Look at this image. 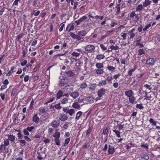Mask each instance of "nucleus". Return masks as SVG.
<instances>
[{"label": "nucleus", "mask_w": 160, "mask_h": 160, "mask_svg": "<svg viewBox=\"0 0 160 160\" xmlns=\"http://www.w3.org/2000/svg\"><path fill=\"white\" fill-rule=\"evenodd\" d=\"M96 46L92 44H88L84 47L85 50L88 53L94 52L95 51Z\"/></svg>", "instance_id": "nucleus-1"}, {"label": "nucleus", "mask_w": 160, "mask_h": 160, "mask_svg": "<svg viewBox=\"0 0 160 160\" xmlns=\"http://www.w3.org/2000/svg\"><path fill=\"white\" fill-rule=\"evenodd\" d=\"M78 40H80L83 38V37L86 35L87 32L85 30H81L77 33Z\"/></svg>", "instance_id": "nucleus-2"}, {"label": "nucleus", "mask_w": 160, "mask_h": 160, "mask_svg": "<svg viewBox=\"0 0 160 160\" xmlns=\"http://www.w3.org/2000/svg\"><path fill=\"white\" fill-rule=\"evenodd\" d=\"M60 122L59 120H54L51 122V125L53 128H57L59 126Z\"/></svg>", "instance_id": "nucleus-3"}, {"label": "nucleus", "mask_w": 160, "mask_h": 160, "mask_svg": "<svg viewBox=\"0 0 160 160\" xmlns=\"http://www.w3.org/2000/svg\"><path fill=\"white\" fill-rule=\"evenodd\" d=\"M129 17L132 19V20L137 19L138 20V15L135 13V12L132 11L129 14Z\"/></svg>", "instance_id": "nucleus-4"}, {"label": "nucleus", "mask_w": 160, "mask_h": 160, "mask_svg": "<svg viewBox=\"0 0 160 160\" xmlns=\"http://www.w3.org/2000/svg\"><path fill=\"white\" fill-rule=\"evenodd\" d=\"M135 30V28H133L128 32V33L129 34V37L128 38V39H130V40L131 39H132V38L135 36V34L133 32Z\"/></svg>", "instance_id": "nucleus-5"}, {"label": "nucleus", "mask_w": 160, "mask_h": 160, "mask_svg": "<svg viewBox=\"0 0 160 160\" xmlns=\"http://www.w3.org/2000/svg\"><path fill=\"white\" fill-rule=\"evenodd\" d=\"M155 59L153 58H150L147 60L146 63L149 66H153L155 63Z\"/></svg>", "instance_id": "nucleus-6"}, {"label": "nucleus", "mask_w": 160, "mask_h": 160, "mask_svg": "<svg viewBox=\"0 0 160 160\" xmlns=\"http://www.w3.org/2000/svg\"><path fill=\"white\" fill-rule=\"evenodd\" d=\"M63 75H65V76L68 77H73L74 75V73L71 71H66L63 72Z\"/></svg>", "instance_id": "nucleus-7"}, {"label": "nucleus", "mask_w": 160, "mask_h": 160, "mask_svg": "<svg viewBox=\"0 0 160 160\" xmlns=\"http://www.w3.org/2000/svg\"><path fill=\"white\" fill-rule=\"evenodd\" d=\"M115 151V148L113 146L109 145L108 150V155L112 154Z\"/></svg>", "instance_id": "nucleus-8"}, {"label": "nucleus", "mask_w": 160, "mask_h": 160, "mask_svg": "<svg viewBox=\"0 0 160 160\" xmlns=\"http://www.w3.org/2000/svg\"><path fill=\"white\" fill-rule=\"evenodd\" d=\"M125 95L128 98L133 96L134 94L133 91L131 90L125 91Z\"/></svg>", "instance_id": "nucleus-9"}, {"label": "nucleus", "mask_w": 160, "mask_h": 160, "mask_svg": "<svg viewBox=\"0 0 160 160\" xmlns=\"http://www.w3.org/2000/svg\"><path fill=\"white\" fill-rule=\"evenodd\" d=\"M93 99V98L92 97H88L86 98H85L83 99L79 98L78 101L79 103H82L84 100H88V102L87 103H88L91 102L90 101H91Z\"/></svg>", "instance_id": "nucleus-10"}, {"label": "nucleus", "mask_w": 160, "mask_h": 160, "mask_svg": "<svg viewBox=\"0 0 160 160\" xmlns=\"http://www.w3.org/2000/svg\"><path fill=\"white\" fill-rule=\"evenodd\" d=\"M105 92L106 90L103 88H102L98 91V94L99 97H101L105 94Z\"/></svg>", "instance_id": "nucleus-11"}, {"label": "nucleus", "mask_w": 160, "mask_h": 160, "mask_svg": "<svg viewBox=\"0 0 160 160\" xmlns=\"http://www.w3.org/2000/svg\"><path fill=\"white\" fill-rule=\"evenodd\" d=\"M68 117L65 114H62L59 117V119L62 121L64 122L67 119Z\"/></svg>", "instance_id": "nucleus-12"}, {"label": "nucleus", "mask_w": 160, "mask_h": 160, "mask_svg": "<svg viewBox=\"0 0 160 160\" xmlns=\"http://www.w3.org/2000/svg\"><path fill=\"white\" fill-rule=\"evenodd\" d=\"M32 120L33 122H35V123H38L39 120V118L38 117L37 114H35L32 117Z\"/></svg>", "instance_id": "nucleus-13"}, {"label": "nucleus", "mask_w": 160, "mask_h": 160, "mask_svg": "<svg viewBox=\"0 0 160 160\" xmlns=\"http://www.w3.org/2000/svg\"><path fill=\"white\" fill-rule=\"evenodd\" d=\"M79 86L80 88L83 90L87 87L88 85L86 82H82L80 84Z\"/></svg>", "instance_id": "nucleus-14"}, {"label": "nucleus", "mask_w": 160, "mask_h": 160, "mask_svg": "<svg viewBox=\"0 0 160 160\" xmlns=\"http://www.w3.org/2000/svg\"><path fill=\"white\" fill-rule=\"evenodd\" d=\"M53 137L55 138H59L60 137V133L58 132V129L55 130V132L53 134Z\"/></svg>", "instance_id": "nucleus-15"}, {"label": "nucleus", "mask_w": 160, "mask_h": 160, "mask_svg": "<svg viewBox=\"0 0 160 160\" xmlns=\"http://www.w3.org/2000/svg\"><path fill=\"white\" fill-rule=\"evenodd\" d=\"M105 58V56L104 54H98L96 55L95 58V59L100 60Z\"/></svg>", "instance_id": "nucleus-16"}, {"label": "nucleus", "mask_w": 160, "mask_h": 160, "mask_svg": "<svg viewBox=\"0 0 160 160\" xmlns=\"http://www.w3.org/2000/svg\"><path fill=\"white\" fill-rule=\"evenodd\" d=\"M70 96L72 97L73 98L75 99L78 98L79 96L78 93L77 92H74L71 93L70 94Z\"/></svg>", "instance_id": "nucleus-17"}, {"label": "nucleus", "mask_w": 160, "mask_h": 160, "mask_svg": "<svg viewBox=\"0 0 160 160\" xmlns=\"http://www.w3.org/2000/svg\"><path fill=\"white\" fill-rule=\"evenodd\" d=\"M56 96L57 99H59L62 97H63L62 92L60 90H59L56 94Z\"/></svg>", "instance_id": "nucleus-18"}, {"label": "nucleus", "mask_w": 160, "mask_h": 160, "mask_svg": "<svg viewBox=\"0 0 160 160\" xmlns=\"http://www.w3.org/2000/svg\"><path fill=\"white\" fill-rule=\"evenodd\" d=\"M60 79H61L60 81V84L62 86L65 83H66L65 79H67V78L66 77H62L60 78Z\"/></svg>", "instance_id": "nucleus-19"}, {"label": "nucleus", "mask_w": 160, "mask_h": 160, "mask_svg": "<svg viewBox=\"0 0 160 160\" xmlns=\"http://www.w3.org/2000/svg\"><path fill=\"white\" fill-rule=\"evenodd\" d=\"M107 83L106 80H102L99 82L98 85L99 86H103L106 84Z\"/></svg>", "instance_id": "nucleus-20"}, {"label": "nucleus", "mask_w": 160, "mask_h": 160, "mask_svg": "<svg viewBox=\"0 0 160 160\" xmlns=\"http://www.w3.org/2000/svg\"><path fill=\"white\" fill-rule=\"evenodd\" d=\"M143 6L142 4H140L137 6L136 8V11H140L143 10Z\"/></svg>", "instance_id": "nucleus-21"}, {"label": "nucleus", "mask_w": 160, "mask_h": 160, "mask_svg": "<svg viewBox=\"0 0 160 160\" xmlns=\"http://www.w3.org/2000/svg\"><path fill=\"white\" fill-rule=\"evenodd\" d=\"M8 141H10L11 142H14L15 140V137L12 135H8Z\"/></svg>", "instance_id": "nucleus-22"}, {"label": "nucleus", "mask_w": 160, "mask_h": 160, "mask_svg": "<svg viewBox=\"0 0 160 160\" xmlns=\"http://www.w3.org/2000/svg\"><path fill=\"white\" fill-rule=\"evenodd\" d=\"M129 102L132 104H134L135 103V98L134 97V95L130 98H129Z\"/></svg>", "instance_id": "nucleus-23"}, {"label": "nucleus", "mask_w": 160, "mask_h": 160, "mask_svg": "<svg viewBox=\"0 0 160 160\" xmlns=\"http://www.w3.org/2000/svg\"><path fill=\"white\" fill-rule=\"evenodd\" d=\"M151 1L150 0H145V2L143 3V6L144 7H147L150 4Z\"/></svg>", "instance_id": "nucleus-24"}, {"label": "nucleus", "mask_w": 160, "mask_h": 160, "mask_svg": "<svg viewBox=\"0 0 160 160\" xmlns=\"http://www.w3.org/2000/svg\"><path fill=\"white\" fill-rule=\"evenodd\" d=\"M69 99L68 98H64L60 102L61 104H64L68 102Z\"/></svg>", "instance_id": "nucleus-25"}, {"label": "nucleus", "mask_w": 160, "mask_h": 160, "mask_svg": "<svg viewBox=\"0 0 160 160\" xmlns=\"http://www.w3.org/2000/svg\"><path fill=\"white\" fill-rule=\"evenodd\" d=\"M69 35L72 38H73L74 39H77L78 40V34H77V35L73 33L72 32H71L69 33Z\"/></svg>", "instance_id": "nucleus-26"}, {"label": "nucleus", "mask_w": 160, "mask_h": 160, "mask_svg": "<svg viewBox=\"0 0 160 160\" xmlns=\"http://www.w3.org/2000/svg\"><path fill=\"white\" fill-rule=\"evenodd\" d=\"M39 113L41 114H44L46 113V111L45 108H43L41 107L39 109Z\"/></svg>", "instance_id": "nucleus-27"}, {"label": "nucleus", "mask_w": 160, "mask_h": 160, "mask_svg": "<svg viewBox=\"0 0 160 160\" xmlns=\"http://www.w3.org/2000/svg\"><path fill=\"white\" fill-rule=\"evenodd\" d=\"M75 112V110L74 109H69L68 113L70 116H72L73 114H74Z\"/></svg>", "instance_id": "nucleus-28"}, {"label": "nucleus", "mask_w": 160, "mask_h": 160, "mask_svg": "<svg viewBox=\"0 0 160 160\" xmlns=\"http://www.w3.org/2000/svg\"><path fill=\"white\" fill-rule=\"evenodd\" d=\"M95 66L98 69H101L103 67V64L102 63H97Z\"/></svg>", "instance_id": "nucleus-29"}, {"label": "nucleus", "mask_w": 160, "mask_h": 160, "mask_svg": "<svg viewBox=\"0 0 160 160\" xmlns=\"http://www.w3.org/2000/svg\"><path fill=\"white\" fill-rule=\"evenodd\" d=\"M82 114V112L81 111L78 112L76 114L75 119H76L77 120L79 119Z\"/></svg>", "instance_id": "nucleus-30"}, {"label": "nucleus", "mask_w": 160, "mask_h": 160, "mask_svg": "<svg viewBox=\"0 0 160 160\" xmlns=\"http://www.w3.org/2000/svg\"><path fill=\"white\" fill-rule=\"evenodd\" d=\"M117 11L116 12V14H119L120 12V4H118L116 7Z\"/></svg>", "instance_id": "nucleus-31"}, {"label": "nucleus", "mask_w": 160, "mask_h": 160, "mask_svg": "<svg viewBox=\"0 0 160 160\" xmlns=\"http://www.w3.org/2000/svg\"><path fill=\"white\" fill-rule=\"evenodd\" d=\"M112 131L116 134V136L118 138H120V132L119 131L113 129L112 130Z\"/></svg>", "instance_id": "nucleus-32"}, {"label": "nucleus", "mask_w": 160, "mask_h": 160, "mask_svg": "<svg viewBox=\"0 0 160 160\" xmlns=\"http://www.w3.org/2000/svg\"><path fill=\"white\" fill-rule=\"evenodd\" d=\"M72 106L74 108L76 109H78L80 108V106L77 102H75L73 103Z\"/></svg>", "instance_id": "nucleus-33"}, {"label": "nucleus", "mask_w": 160, "mask_h": 160, "mask_svg": "<svg viewBox=\"0 0 160 160\" xmlns=\"http://www.w3.org/2000/svg\"><path fill=\"white\" fill-rule=\"evenodd\" d=\"M103 72L104 71L102 69H99L96 70V73L97 74H102Z\"/></svg>", "instance_id": "nucleus-34"}, {"label": "nucleus", "mask_w": 160, "mask_h": 160, "mask_svg": "<svg viewBox=\"0 0 160 160\" xmlns=\"http://www.w3.org/2000/svg\"><path fill=\"white\" fill-rule=\"evenodd\" d=\"M15 69L14 67H12L11 68V70L9 71V72L7 74V76H10L11 74L13 73L14 72L13 70Z\"/></svg>", "instance_id": "nucleus-35"}, {"label": "nucleus", "mask_w": 160, "mask_h": 160, "mask_svg": "<svg viewBox=\"0 0 160 160\" xmlns=\"http://www.w3.org/2000/svg\"><path fill=\"white\" fill-rule=\"evenodd\" d=\"M149 122L151 123L152 124V126L154 125V126H156V122L152 118H150L149 120Z\"/></svg>", "instance_id": "nucleus-36"}, {"label": "nucleus", "mask_w": 160, "mask_h": 160, "mask_svg": "<svg viewBox=\"0 0 160 160\" xmlns=\"http://www.w3.org/2000/svg\"><path fill=\"white\" fill-rule=\"evenodd\" d=\"M91 131L92 129L91 128L89 127L86 132V136L87 137L89 136L90 135L89 134L91 132Z\"/></svg>", "instance_id": "nucleus-37"}, {"label": "nucleus", "mask_w": 160, "mask_h": 160, "mask_svg": "<svg viewBox=\"0 0 160 160\" xmlns=\"http://www.w3.org/2000/svg\"><path fill=\"white\" fill-rule=\"evenodd\" d=\"M71 54L73 56L77 57L80 55V53L74 51L72 52Z\"/></svg>", "instance_id": "nucleus-38"}, {"label": "nucleus", "mask_w": 160, "mask_h": 160, "mask_svg": "<svg viewBox=\"0 0 160 160\" xmlns=\"http://www.w3.org/2000/svg\"><path fill=\"white\" fill-rule=\"evenodd\" d=\"M70 140V138H66L65 141V143L63 145L64 147H66L69 143Z\"/></svg>", "instance_id": "nucleus-39"}, {"label": "nucleus", "mask_w": 160, "mask_h": 160, "mask_svg": "<svg viewBox=\"0 0 160 160\" xmlns=\"http://www.w3.org/2000/svg\"><path fill=\"white\" fill-rule=\"evenodd\" d=\"M54 140L57 145L58 146L60 145V141L59 138H55Z\"/></svg>", "instance_id": "nucleus-40"}, {"label": "nucleus", "mask_w": 160, "mask_h": 160, "mask_svg": "<svg viewBox=\"0 0 160 160\" xmlns=\"http://www.w3.org/2000/svg\"><path fill=\"white\" fill-rule=\"evenodd\" d=\"M136 68H134L133 69H131L129 71L128 73V76L130 77L132 75V72H134Z\"/></svg>", "instance_id": "nucleus-41"}, {"label": "nucleus", "mask_w": 160, "mask_h": 160, "mask_svg": "<svg viewBox=\"0 0 160 160\" xmlns=\"http://www.w3.org/2000/svg\"><path fill=\"white\" fill-rule=\"evenodd\" d=\"M112 78L111 76H108L107 77V80L109 83H112Z\"/></svg>", "instance_id": "nucleus-42"}, {"label": "nucleus", "mask_w": 160, "mask_h": 160, "mask_svg": "<svg viewBox=\"0 0 160 160\" xmlns=\"http://www.w3.org/2000/svg\"><path fill=\"white\" fill-rule=\"evenodd\" d=\"M3 144L6 147L9 145V142L8 139H4V144Z\"/></svg>", "instance_id": "nucleus-43"}, {"label": "nucleus", "mask_w": 160, "mask_h": 160, "mask_svg": "<svg viewBox=\"0 0 160 160\" xmlns=\"http://www.w3.org/2000/svg\"><path fill=\"white\" fill-rule=\"evenodd\" d=\"M151 22L149 24L147 25L143 28V30L144 31H145L147 29L149 28L151 26Z\"/></svg>", "instance_id": "nucleus-44"}, {"label": "nucleus", "mask_w": 160, "mask_h": 160, "mask_svg": "<svg viewBox=\"0 0 160 160\" xmlns=\"http://www.w3.org/2000/svg\"><path fill=\"white\" fill-rule=\"evenodd\" d=\"M121 37L123 38L124 40L126 39L127 33H126L122 32L121 34Z\"/></svg>", "instance_id": "nucleus-45"}, {"label": "nucleus", "mask_w": 160, "mask_h": 160, "mask_svg": "<svg viewBox=\"0 0 160 160\" xmlns=\"http://www.w3.org/2000/svg\"><path fill=\"white\" fill-rule=\"evenodd\" d=\"M107 68L108 70L112 72H113L115 69V68L114 67L110 66L107 67Z\"/></svg>", "instance_id": "nucleus-46"}, {"label": "nucleus", "mask_w": 160, "mask_h": 160, "mask_svg": "<svg viewBox=\"0 0 160 160\" xmlns=\"http://www.w3.org/2000/svg\"><path fill=\"white\" fill-rule=\"evenodd\" d=\"M138 55H142L145 53V51L143 49H139L138 50Z\"/></svg>", "instance_id": "nucleus-47"}, {"label": "nucleus", "mask_w": 160, "mask_h": 160, "mask_svg": "<svg viewBox=\"0 0 160 160\" xmlns=\"http://www.w3.org/2000/svg\"><path fill=\"white\" fill-rule=\"evenodd\" d=\"M110 48L111 49V50H117L118 49L119 47L117 46H114L113 45H111V46H110Z\"/></svg>", "instance_id": "nucleus-48"}, {"label": "nucleus", "mask_w": 160, "mask_h": 160, "mask_svg": "<svg viewBox=\"0 0 160 160\" xmlns=\"http://www.w3.org/2000/svg\"><path fill=\"white\" fill-rule=\"evenodd\" d=\"M136 108H139L140 109H142L144 107L142 106V104H136Z\"/></svg>", "instance_id": "nucleus-49"}, {"label": "nucleus", "mask_w": 160, "mask_h": 160, "mask_svg": "<svg viewBox=\"0 0 160 160\" xmlns=\"http://www.w3.org/2000/svg\"><path fill=\"white\" fill-rule=\"evenodd\" d=\"M6 146H4L3 144H2L0 146V151L1 152H2L3 151V150H4L5 149V147Z\"/></svg>", "instance_id": "nucleus-50"}, {"label": "nucleus", "mask_w": 160, "mask_h": 160, "mask_svg": "<svg viewBox=\"0 0 160 160\" xmlns=\"http://www.w3.org/2000/svg\"><path fill=\"white\" fill-rule=\"evenodd\" d=\"M34 128V127L33 126H31V127H28L27 128L29 132L32 131Z\"/></svg>", "instance_id": "nucleus-51"}, {"label": "nucleus", "mask_w": 160, "mask_h": 160, "mask_svg": "<svg viewBox=\"0 0 160 160\" xmlns=\"http://www.w3.org/2000/svg\"><path fill=\"white\" fill-rule=\"evenodd\" d=\"M108 130L107 128H104L103 130V134L104 135H106L108 134Z\"/></svg>", "instance_id": "nucleus-52"}, {"label": "nucleus", "mask_w": 160, "mask_h": 160, "mask_svg": "<svg viewBox=\"0 0 160 160\" xmlns=\"http://www.w3.org/2000/svg\"><path fill=\"white\" fill-rule=\"evenodd\" d=\"M117 126L119 130L123 129L124 128V126L121 124H118Z\"/></svg>", "instance_id": "nucleus-53"}, {"label": "nucleus", "mask_w": 160, "mask_h": 160, "mask_svg": "<svg viewBox=\"0 0 160 160\" xmlns=\"http://www.w3.org/2000/svg\"><path fill=\"white\" fill-rule=\"evenodd\" d=\"M87 18V17L86 16H84L82 18H80L79 19L81 22H82Z\"/></svg>", "instance_id": "nucleus-54"}, {"label": "nucleus", "mask_w": 160, "mask_h": 160, "mask_svg": "<svg viewBox=\"0 0 160 160\" xmlns=\"http://www.w3.org/2000/svg\"><path fill=\"white\" fill-rule=\"evenodd\" d=\"M144 87L149 90H151L152 89L151 86L150 85H148V84H144Z\"/></svg>", "instance_id": "nucleus-55"}, {"label": "nucleus", "mask_w": 160, "mask_h": 160, "mask_svg": "<svg viewBox=\"0 0 160 160\" xmlns=\"http://www.w3.org/2000/svg\"><path fill=\"white\" fill-rule=\"evenodd\" d=\"M100 47L103 50L105 51L107 49V48L105 47L103 44H101L100 45Z\"/></svg>", "instance_id": "nucleus-56"}, {"label": "nucleus", "mask_w": 160, "mask_h": 160, "mask_svg": "<svg viewBox=\"0 0 160 160\" xmlns=\"http://www.w3.org/2000/svg\"><path fill=\"white\" fill-rule=\"evenodd\" d=\"M7 88V85H4L1 86L0 90L1 91H3L4 90L6 89Z\"/></svg>", "instance_id": "nucleus-57"}, {"label": "nucleus", "mask_w": 160, "mask_h": 160, "mask_svg": "<svg viewBox=\"0 0 160 160\" xmlns=\"http://www.w3.org/2000/svg\"><path fill=\"white\" fill-rule=\"evenodd\" d=\"M28 130H27V129H25L23 130V132H24V134L26 135H29V133L28 132Z\"/></svg>", "instance_id": "nucleus-58"}, {"label": "nucleus", "mask_w": 160, "mask_h": 160, "mask_svg": "<svg viewBox=\"0 0 160 160\" xmlns=\"http://www.w3.org/2000/svg\"><path fill=\"white\" fill-rule=\"evenodd\" d=\"M19 142H20V143H21V146H23L25 145L26 142L24 140H19Z\"/></svg>", "instance_id": "nucleus-59"}, {"label": "nucleus", "mask_w": 160, "mask_h": 160, "mask_svg": "<svg viewBox=\"0 0 160 160\" xmlns=\"http://www.w3.org/2000/svg\"><path fill=\"white\" fill-rule=\"evenodd\" d=\"M60 103L56 105L55 106V108L57 109H60L62 107L60 106Z\"/></svg>", "instance_id": "nucleus-60"}, {"label": "nucleus", "mask_w": 160, "mask_h": 160, "mask_svg": "<svg viewBox=\"0 0 160 160\" xmlns=\"http://www.w3.org/2000/svg\"><path fill=\"white\" fill-rule=\"evenodd\" d=\"M30 78V77L28 75H26L24 78V80L25 82H26L28 81Z\"/></svg>", "instance_id": "nucleus-61"}, {"label": "nucleus", "mask_w": 160, "mask_h": 160, "mask_svg": "<svg viewBox=\"0 0 160 160\" xmlns=\"http://www.w3.org/2000/svg\"><path fill=\"white\" fill-rule=\"evenodd\" d=\"M27 62L26 60H24L21 62V65L22 66H24L27 63Z\"/></svg>", "instance_id": "nucleus-62"}, {"label": "nucleus", "mask_w": 160, "mask_h": 160, "mask_svg": "<svg viewBox=\"0 0 160 160\" xmlns=\"http://www.w3.org/2000/svg\"><path fill=\"white\" fill-rule=\"evenodd\" d=\"M143 158L145 160H148L149 159V156L146 154H144L143 155Z\"/></svg>", "instance_id": "nucleus-63"}, {"label": "nucleus", "mask_w": 160, "mask_h": 160, "mask_svg": "<svg viewBox=\"0 0 160 160\" xmlns=\"http://www.w3.org/2000/svg\"><path fill=\"white\" fill-rule=\"evenodd\" d=\"M69 110V108L68 107L64 108L62 109L63 111L67 113H68Z\"/></svg>", "instance_id": "nucleus-64"}]
</instances>
